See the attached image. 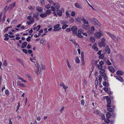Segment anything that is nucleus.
<instances>
[{"instance_id":"nucleus-1","label":"nucleus","mask_w":124,"mask_h":124,"mask_svg":"<svg viewBox=\"0 0 124 124\" xmlns=\"http://www.w3.org/2000/svg\"><path fill=\"white\" fill-rule=\"evenodd\" d=\"M106 33L108 34L113 40L119 42L121 41V39L118 36L116 37L113 34H111L108 31L106 32Z\"/></svg>"},{"instance_id":"nucleus-2","label":"nucleus","mask_w":124,"mask_h":124,"mask_svg":"<svg viewBox=\"0 0 124 124\" xmlns=\"http://www.w3.org/2000/svg\"><path fill=\"white\" fill-rule=\"evenodd\" d=\"M90 20H91V22L92 21V22L93 23L94 25H95L97 24V25L98 26H100L99 24L100 23L97 19L93 18L92 19H90Z\"/></svg>"},{"instance_id":"nucleus-3","label":"nucleus","mask_w":124,"mask_h":124,"mask_svg":"<svg viewBox=\"0 0 124 124\" xmlns=\"http://www.w3.org/2000/svg\"><path fill=\"white\" fill-rule=\"evenodd\" d=\"M78 28L77 26H73L71 28V30L72 31L73 34H76L77 33Z\"/></svg>"},{"instance_id":"nucleus-4","label":"nucleus","mask_w":124,"mask_h":124,"mask_svg":"<svg viewBox=\"0 0 124 124\" xmlns=\"http://www.w3.org/2000/svg\"><path fill=\"white\" fill-rule=\"evenodd\" d=\"M106 100L108 103L107 105V107L108 108L111 107L110 104L111 103V101L110 99L109 98L107 97Z\"/></svg>"},{"instance_id":"nucleus-5","label":"nucleus","mask_w":124,"mask_h":124,"mask_svg":"<svg viewBox=\"0 0 124 124\" xmlns=\"http://www.w3.org/2000/svg\"><path fill=\"white\" fill-rule=\"evenodd\" d=\"M102 36V34L99 32H97L94 34L95 37L97 39L100 38Z\"/></svg>"},{"instance_id":"nucleus-6","label":"nucleus","mask_w":124,"mask_h":124,"mask_svg":"<svg viewBox=\"0 0 124 124\" xmlns=\"http://www.w3.org/2000/svg\"><path fill=\"white\" fill-rule=\"evenodd\" d=\"M114 77H115V76H114ZM115 77L118 80L120 81L121 82H122L123 81V79L121 77L119 76H116Z\"/></svg>"},{"instance_id":"nucleus-7","label":"nucleus","mask_w":124,"mask_h":124,"mask_svg":"<svg viewBox=\"0 0 124 124\" xmlns=\"http://www.w3.org/2000/svg\"><path fill=\"white\" fill-rule=\"evenodd\" d=\"M98 45L100 47H103L105 46L106 43L104 42L101 41L99 43Z\"/></svg>"},{"instance_id":"nucleus-8","label":"nucleus","mask_w":124,"mask_h":124,"mask_svg":"<svg viewBox=\"0 0 124 124\" xmlns=\"http://www.w3.org/2000/svg\"><path fill=\"white\" fill-rule=\"evenodd\" d=\"M108 68L109 70L112 72L113 73L115 72L114 68L112 66H109Z\"/></svg>"},{"instance_id":"nucleus-9","label":"nucleus","mask_w":124,"mask_h":124,"mask_svg":"<svg viewBox=\"0 0 124 124\" xmlns=\"http://www.w3.org/2000/svg\"><path fill=\"white\" fill-rule=\"evenodd\" d=\"M105 50L106 52L108 54H109L110 53V50L107 46H106Z\"/></svg>"},{"instance_id":"nucleus-10","label":"nucleus","mask_w":124,"mask_h":124,"mask_svg":"<svg viewBox=\"0 0 124 124\" xmlns=\"http://www.w3.org/2000/svg\"><path fill=\"white\" fill-rule=\"evenodd\" d=\"M117 75H122L123 74V72L121 70H118L117 71L116 73Z\"/></svg>"},{"instance_id":"nucleus-11","label":"nucleus","mask_w":124,"mask_h":124,"mask_svg":"<svg viewBox=\"0 0 124 124\" xmlns=\"http://www.w3.org/2000/svg\"><path fill=\"white\" fill-rule=\"evenodd\" d=\"M57 10V14L60 16H61L62 15V12L60 10H58L59 8H56Z\"/></svg>"},{"instance_id":"nucleus-12","label":"nucleus","mask_w":124,"mask_h":124,"mask_svg":"<svg viewBox=\"0 0 124 124\" xmlns=\"http://www.w3.org/2000/svg\"><path fill=\"white\" fill-rule=\"evenodd\" d=\"M53 5L55 8H59L60 7L59 4L58 2H56L55 3H53Z\"/></svg>"},{"instance_id":"nucleus-13","label":"nucleus","mask_w":124,"mask_h":124,"mask_svg":"<svg viewBox=\"0 0 124 124\" xmlns=\"http://www.w3.org/2000/svg\"><path fill=\"white\" fill-rule=\"evenodd\" d=\"M82 27L85 29L87 30L89 28V25L88 24V25H85V24H84L82 25Z\"/></svg>"},{"instance_id":"nucleus-14","label":"nucleus","mask_w":124,"mask_h":124,"mask_svg":"<svg viewBox=\"0 0 124 124\" xmlns=\"http://www.w3.org/2000/svg\"><path fill=\"white\" fill-rule=\"evenodd\" d=\"M103 85L106 87H108L109 86V84L107 82L105 81H103L102 83Z\"/></svg>"},{"instance_id":"nucleus-15","label":"nucleus","mask_w":124,"mask_h":124,"mask_svg":"<svg viewBox=\"0 0 124 124\" xmlns=\"http://www.w3.org/2000/svg\"><path fill=\"white\" fill-rule=\"evenodd\" d=\"M16 5L15 2H13L11 3L9 6L8 8H14Z\"/></svg>"},{"instance_id":"nucleus-16","label":"nucleus","mask_w":124,"mask_h":124,"mask_svg":"<svg viewBox=\"0 0 124 124\" xmlns=\"http://www.w3.org/2000/svg\"><path fill=\"white\" fill-rule=\"evenodd\" d=\"M51 13V11L50 10H47L46 12L45 13L47 15H49Z\"/></svg>"},{"instance_id":"nucleus-17","label":"nucleus","mask_w":124,"mask_h":124,"mask_svg":"<svg viewBox=\"0 0 124 124\" xmlns=\"http://www.w3.org/2000/svg\"><path fill=\"white\" fill-rule=\"evenodd\" d=\"M40 16L42 18H44L46 17L47 16L46 15L45 13L41 14L40 15Z\"/></svg>"},{"instance_id":"nucleus-18","label":"nucleus","mask_w":124,"mask_h":124,"mask_svg":"<svg viewBox=\"0 0 124 124\" xmlns=\"http://www.w3.org/2000/svg\"><path fill=\"white\" fill-rule=\"evenodd\" d=\"M106 117L108 118H110L111 116V114L110 113L108 112L106 114Z\"/></svg>"},{"instance_id":"nucleus-19","label":"nucleus","mask_w":124,"mask_h":124,"mask_svg":"<svg viewBox=\"0 0 124 124\" xmlns=\"http://www.w3.org/2000/svg\"><path fill=\"white\" fill-rule=\"evenodd\" d=\"M76 34L77 36L79 38H83V36L81 35V34L78 33H77H77H76Z\"/></svg>"},{"instance_id":"nucleus-20","label":"nucleus","mask_w":124,"mask_h":124,"mask_svg":"<svg viewBox=\"0 0 124 124\" xmlns=\"http://www.w3.org/2000/svg\"><path fill=\"white\" fill-rule=\"evenodd\" d=\"M109 108L110 107H108L107 109V110L109 112H114V109L112 108Z\"/></svg>"},{"instance_id":"nucleus-21","label":"nucleus","mask_w":124,"mask_h":124,"mask_svg":"<svg viewBox=\"0 0 124 124\" xmlns=\"http://www.w3.org/2000/svg\"><path fill=\"white\" fill-rule=\"evenodd\" d=\"M40 25L38 26L37 27H35L33 28V29L34 30H37V31H38L40 29Z\"/></svg>"},{"instance_id":"nucleus-22","label":"nucleus","mask_w":124,"mask_h":124,"mask_svg":"<svg viewBox=\"0 0 124 124\" xmlns=\"http://www.w3.org/2000/svg\"><path fill=\"white\" fill-rule=\"evenodd\" d=\"M82 20L83 21V23H84V24H89L88 22L87 21L85 22V19L84 17H83V19H82Z\"/></svg>"},{"instance_id":"nucleus-23","label":"nucleus","mask_w":124,"mask_h":124,"mask_svg":"<svg viewBox=\"0 0 124 124\" xmlns=\"http://www.w3.org/2000/svg\"><path fill=\"white\" fill-rule=\"evenodd\" d=\"M16 61L20 63L23 66H24L23 62L21 60L18 59L16 60Z\"/></svg>"},{"instance_id":"nucleus-24","label":"nucleus","mask_w":124,"mask_h":124,"mask_svg":"<svg viewBox=\"0 0 124 124\" xmlns=\"http://www.w3.org/2000/svg\"><path fill=\"white\" fill-rule=\"evenodd\" d=\"M45 39L43 38L41 39L40 41V43L43 44H44L45 43Z\"/></svg>"},{"instance_id":"nucleus-25","label":"nucleus","mask_w":124,"mask_h":124,"mask_svg":"<svg viewBox=\"0 0 124 124\" xmlns=\"http://www.w3.org/2000/svg\"><path fill=\"white\" fill-rule=\"evenodd\" d=\"M33 16L34 17H37L39 16V14L37 12L34 13Z\"/></svg>"},{"instance_id":"nucleus-26","label":"nucleus","mask_w":124,"mask_h":124,"mask_svg":"<svg viewBox=\"0 0 124 124\" xmlns=\"http://www.w3.org/2000/svg\"><path fill=\"white\" fill-rule=\"evenodd\" d=\"M75 61L76 62L78 63H79L80 62V61L78 58V57L77 56L76 57L75 59Z\"/></svg>"},{"instance_id":"nucleus-27","label":"nucleus","mask_w":124,"mask_h":124,"mask_svg":"<svg viewBox=\"0 0 124 124\" xmlns=\"http://www.w3.org/2000/svg\"><path fill=\"white\" fill-rule=\"evenodd\" d=\"M95 45V44H94V45L92 47L93 49H94L96 51H97L98 50V48L96 46H94Z\"/></svg>"},{"instance_id":"nucleus-28","label":"nucleus","mask_w":124,"mask_h":124,"mask_svg":"<svg viewBox=\"0 0 124 124\" xmlns=\"http://www.w3.org/2000/svg\"><path fill=\"white\" fill-rule=\"evenodd\" d=\"M82 19L83 18H81L78 17L77 19V21L81 22L82 20Z\"/></svg>"},{"instance_id":"nucleus-29","label":"nucleus","mask_w":124,"mask_h":124,"mask_svg":"<svg viewBox=\"0 0 124 124\" xmlns=\"http://www.w3.org/2000/svg\"><path fill=\"white\" fill-rule=\"evenodd\" d=\"M75 7L77 8H80L81 7V6L77 3L75 4Z\"/></svg>"},{"instance_id":"nucleus-30","label":"nucleus","mask_w":124,"mask_h":124,"mask_svg":"<svg viewBox=\"0 0 124 124\" xmlns=\"http://www.w3.org/2000/svg\"><path fill=\"white\" fill-rule=\"evenodd\" d=\"M81 55L82 59V61H84V53L83 52H81Z\"/></svg>"},{"instance_id":"nucleus-31","label":"nucleus","mask_w":124,"mask_h":124,"mask_svg":"<svg viewBox=\"0 0 124 124\" xmlns=\"http://www.w3.org/2000/svg\"><path fill=\"white\" fill-rule=\"evenodd\" d=\"M105 71V70L104 69H101V70L100 71V73L101 74H102L104 73Z\"/></svg>"},{"instance_id":"nucleus-32","label":"nucleus","mask_w":124,"mask_h":124,"mask_svg":"<svg viewBox=\"0 0 124 124\" xmlns=\"http://www.w3.org/2000/svg\"><path fill=\"white\" fill-rule=\"evenodd\" d=\"M106 64L108 65H110L111 64V63L109 61V60H108L106 62Z\"/></svg>"},{"instance_id":"nucleus-33","label":"nucleus","mask_w":124,"mask_h":124,"mask_svg":"<svg viewBox=\"0 0 124 124\" xmlns=\"http://www.w3.org/2000/svg\"><path fill=\"white\" fill-rule=\"evenodd\" d=\"M27 43L26 42H24L22 43V45H23L24 46L26 47L27 45Z\"/></svg>"},{"instance_id":"nucleus-34","label":"nucleus","mask_w":124,"mask_h":124,"mask_svg":"<svg viewBox=\"0 0 124 124\" xmlns=\"http://www.w3.org/2000/svg\"><path fill=\"white\" fill-rule=\"evenodd\" d=\"M60 26V24H58L54 26V29H57Z\"/></svg>"},{"instance_id":"nucleus-35","label":"nucleus","mask_w":124,"mask_h":124,"mask_svg":"<svg viewBox=\"0 0 124 124\" xmlns=\"http://www.w3.org/2000/svg\"><path fill=\"white\" fill-rule=\"evenodd\" d=\"M110 121L109 120L108 118L104 120V122L107 124L109 123Z\"/></svg>"},{"instance_id":"nucleus-36","label":"nucleus","mask_w":124,"mask_h":124,"mask_svg":"<svg viewBox=\"0 0 124 124\" xmlns=\"http://www.w3.org/2000/svg\"><path fill=\"white\" fill-rule=\"evenodd\" d=\"M83 30L82 29H79L78 31V33L80 34L82 33H83Z\"/></svg>"},{"instance_id":"nucleus-37","label":"nucleus","mask_w":124,"mask_h":124,"mask_svg":"<svg viewBox=\"0 0 124 124\" xmlns=\"http://www.w3.org/2000/svg\"><path fill=\"white\" fill-rule=\"evenodd\" d=\"M104 54H102L99 56V58L100 59H102L104 57Z\"/></svg>"},{"instance_id":"nucleus-38","label":"nucleus","mask_w":124,"mask_h":124,"mask_svg":"<svg viewBox=\"0 0 124 124\" xmlns=\"http://www.w3.org/2000/svg\"><path fill=\"white\" fill-rule=\"evenodd\" d=\"M61 23L63 25H65V24H67V21H61Z\"/></svg>"},{"instance_id":"nucleus-39","label":"nucleus","mask_w":124,"mask_h":124,"mask_svg":"<svg viewBox=\"0 0 124 124\" xmlns=\"http://www.w3.org/2000/svg\"><path fill=\"white\" fill-rule=\"evenodd\" d=\"M3 65L5 66H7V63L6 62V60H4V62L3 63Z\"/></svg>"},{"instance_id":"nucleus-40","label":"nucleus","mask_w":124,"mask_h":124,"mask_svg":"<svg viewBox=\"0 0 124 124\" xmlns=\"http://www.w3.org/2000/svg\"><path fill=\"white\" fill-rule=\"evenodd\" d=\"M68 26L67 24L63 25L62 27V28L63 29H65L68 27Z\"/></svg>"},{"instance_id":"nucleus-41","label":"nucleus","mask_w":124,"mask_h":124,"mask_svg":"<svg viewBox=\"0 0 124 124\" xmlns=\"http://www.w3.org/2000/svg\"><path fill=\"white\" fill-rule=\"evenodd\" d=\"M74 21V19L73 17H71L70 18V22L71 23H73Z\"/></svg>"},{"instance_id":"nucleus-42","label":"nucleus","mask_w":124,"mask_h":124,"mask_svg":"<svg viewBox=\"0 0 124 124\" xmlns=\"http://www.w3.org/2000/svg\"><path fill=\"white\" fill-rule=\"evenodd\" d=\"M32 23L34 22V19L33 17L31 18V19L29 20Z\"/></svg>"},{"instance_id":"nucleus-43","label":"nucleus","mask_w":124,"mask_h":124,"mask_svg":"<svg viewBox=\"0 0 124 124\" xmlns=\"http://www.w3.org/2000/svg\"><path fill=\"white\" fill-rule=\"evenodd\" d=\"M36 10L39 12H42L43 10L42 8H37Z\"/></svg>"},{"instance_id":"nucleus-44","label":"nucleus","mask_w":124,"mask_h":124,"mask_svg":"<svg viewBox=\"0 0 124 124\" xmlns=\"http://www.w3.org/2000/svg\"><path fill=\"white\" fill-rule=\"evenodd\" d=\"M81 104L83 106L84 105L85 102H84V100H81Z\"/></svg>"},{"instance_id":"nucleus-45","label":"nucleus","mask_w":124,"mask_h":124,"mask_svg":"<svg viewBox=\"0 0 124 124\" xmlns=\"http://www.w3.org/2000/svg\"><path fill=\"white\" fill-rule=\"evenodd\" d=\"M91 30L93 32L95 30V28L93 26H92L91 28Z\"/></svg>"},{"instance_id":"nucleus-46","label":"nucleus","mask_w":124,"mask_h":124,"mask_svg":"<svg viewBox=\"0 0 124 124\" xmlns=\"http://www.w3.org/2000/svg\"><path fill=\"white\" fill-rule=\"evenodd\" d=\"M120 59L121 61L123 62L124 61V58L123 57L122 55H120Z\"/></svg>"},{"instance_id":"nucleus-47","label":"nucleus","mask_w":124,"mask_h":124,"mask_svg":"<svg viewBox=\"0 0 124 124\" xmlns=\"http://www.w3.org/2000/svg\"><path fill=\"white\" fill-rule=\"evenodd\" d=\"M31 37L30 36L28 37L26 39V41H27L29 42L31 41Z\"/></svg>"},{"instance_id":"nucleus-48","label":"nucleus","mask_w":124,"mask_h":124,"mask_svg":"<svg viewBox=\"0 0 124 124\" xmlns=\"http://www.w3.org/2000/svg\"><path fill=\"white\" fill-rule=\"evenodd\" d=\"M5 93L6 94L7 96H8L9 94L8 91L7 89H6L5 91Z\"/></svg>"},{"instance_id":"nucleus-49","label":"nucleus","mask_w":124,"mask_h":124,"mask_svg":"<svg viewBox=\"0 0 124 124\" xmlns=\"http://www.w3.org/2000/svg\"><path fill=\"white\" fill-rule=\"evenodd\" d=\"M102 76V75L101 74H100L99 75V81L100 80H102V78L101 77Z\"/></svg>"},{"instance_id":"nucleus-50","label":"nucleus","mask_w":124,"mask_h":124,"mask_svg":"<svg viewBox=\"0 0 124 124\" xmlns=\"http://www.w3.org/2000/svg\"><path fill=\"white\" fill-rule=\"evenodd\" d=\"M40 2L42 5H44L45 2L44 0H40Z\"/></svg>"},{"instance_id":"nucleus-51","label":"nucleus","mask_w":124,"mask_h":124,"mask_svg":"<svg viewBox=\"0 0 124 124\" xmlns=\"http://www.w3.org/2000/svg\"><path fill=\"white\" fill-rule=\"evenodd\" d=\"M51 6V4H48L46 6L45 8H50Z\"/></svg>"},{"instance_id":"nucleus-52","label":"nucleus","mask_w":124,"mask_h":124,"mask_svg":"<svg viewBox=\"0 0 124 124\" xmlns=\"http://www.w3.org/2000/svg\"><path fill=\"white\" fill-rule=\"evenodd\" d=\"M111 116L113 118H114L116 117L115 114L114 113H112V114Z\"/></svg>"},{"instance_id":"nucleus-53","label":"nucleus","mask_w":124,"mask_h":124,"mask_svg":"<svg viewBox=\"0 0 124 124\" xmlns=\"http://www.w3.org/2000/svg\"><path fill=\"white\" fill-rule=\"evenodd\" d=\"M22 50L23 52L27 54L28 53V51L24 49H22Z\"/></svg>"},{"instance_id":"nucleus-54","label":"nucleus","mask_w":124,"mask_h":124,"mask_svg":"<svg viewBox=\"0 0 124 124\" xmlns=\"http://www.w3.org/2000/svg\"><path fill=\"white\" fill-rule=\"evenodd\" d=\"M103 89L105 92H107L108 90V88L106 87H104Z\"/></svg>"},{"instance_id":"nucleus-55","label":"nucleus","mask_w":124,"mask_h":124,"mask_svg":"<svg viewBox=\"0 0 124 124\" xmlns=\"http://www.w3.org/2000/svg\"><path fill=\"white\" fill-rule=\"evenodd\" d=\"M37 68H38V72L39 74H40L41 73V71H40V70H39V66H37Z\"/></svg>"},{"instance_id":"nucleus-56","label":"nucleus","mask_w":124,"mask_h":124,"mask_svg":"<svg viewBox=\"0 0 124 124\" xmlns=\"http://www.w3.org/2000/svg\"><path fill=\"white\" fill-rule=\"evenodd\" d=\"M75 15V13L74 11H72L71 12V15L72 16H74Z\"/></svg>"},{"instance_id":"nucleus-57","label":"nucleus","mask_w":124,"mask_h":124,"mask_svg":"<svg viewBox=\"0 0 124 124\" xmlns=\"http://www.w3.org/2000/svg\"><path fill=\"white\" fill-rule=\"evenodd\" d=\"M67 65L68 66V67L69 68H70V64L69 63V62L68 60L67 61Z\"/></svg>"},{"instance_id":"nucleus-58","label":"nucleus","mask_w":124,"mask_h":124,"mask_svg":"<svg viewBox=\"0 0 124 124\" xmlns=\"http://www.w3.org/2000/svg\"><path fill=\"white\" fill-rule=\"evenodd\" d=\"M5 17H6V15H4L2 19V21H3V22H4L5 21Z\"/></svg>"},{"instance_id":"nucleus-59","label":"nucleus","mask_w":124,"mask_h":124,"mask_svg":"<svg viewBox=\"0 0 124 124\" xmlns=\"http://www.w3.org/2000/svg\"><path fill=\"white\" fill-rule=\"evenodd\" d=\"M104 64V62L102 61H101L99 62L100 65H102Z\"/></svg>"},{"instance_id":"nucleus-60","label":"nucleus","mask_w":124,"mask_h":124,"mask_svg":"<svg viewBox=\"0 0 124 124\" xmlns=\"http://www.w3.org/2000/svg\"><path fill=\"white\" fill-rule=\"evenodd\" d=\"M50 3H51L52 5H53L54 2L52 0H49L48 1Z\"/></svg>"},{"instance_id":"nucleus-61","label":"nucleus","mask_w":124,"mask_h":124,"mask_svg":"<svg viewBox=\"0 0 124 124\" xmlns=\"http://www.w3.org/2000/svg\"><path fill=\"white\" fill-rule=\"evenodd\" d=\"M63 88L65 90L66 89L68 88V87L67 86H66L65 85H64L63 86Z\"/></svg>"},{"instance_id":"nucleus-62","label":"nucleus","mask_w":124,"mask_h":124,"mask_svg":"<svg viewBox=\"0 0 124 124\" xmlns=\"http://www.w3.org/2000/svg\"><path fill=\"white\" fill-rule=\"evenodd\" d=\"M103 66H102L100 65L99 67H98V68L99 69H101L102 68Z\"/></svg>"},{"instance_id":"nucleus-63","label":"nucleus","mask_w":124,"mask_h":124,"mask_svg":"<svg viewBox=\"0 0 124 124\" xmlns=\"http://www.w3.org/2000/svg\"><path fill=\"white\" fill-rule=\"evenodd\" d=\"M21 82L20 81H17V84L18 85L20 86V85H21Z\"/></svg>"},{"instance_id":"nucleus-64","label":"nucleus","mask_w":124,"mask_h":124,"mask_svg":"<svg viewBox=\"0 0 124 124\" xmlns=\"http://www.w3.org/2000/svg\"><path fill=\"white\" fill-rule=\"evenodd\" d=\"M31 46V45L30 44H28L27 46V47L28 49H29L30 48Z\"/></svg>"}]
</instances>
